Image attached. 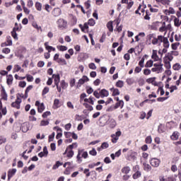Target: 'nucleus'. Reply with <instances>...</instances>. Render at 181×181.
I'll list each match as a JSON object with an SVG mask.
<instances>
[{
	"mask_svg": "<svg viewBox=\"0 0 181 181\" xmlns=\"http://www.w3.org/2000/svg\"><path fill=\"white\" fill-rule=\"evenodd\" d=\"M81 158H83L84 159H87V158H88V153H87V151H84V149L78 150V155L76 156V162H78V163H81V162H83V159H81Z\"/></svg>",
	"mask_w": 181,
	"mask_h": 181,
	"instance_id": "obj_1",
	"label": "nucleus"
},
{
	"mask_svg": "<svg viewBox=\"0 0 181 181\" xmlns=\"http://www.w3.org/2000/svg\"><path fill=\"white\" fill-rule=\"evenodd\" d=\"M147 39L148 40H151L152 45L155 46L158 45L159 42L162 41V35H158V37H156V35L155 34H149L148 35H147Z\"/></svg>",
	"mask_w": 181,
	"mask_h": 181,
	"instance_id": "obj_2",
	"label": "nucleus"
},
{
	"mask_svg": "<svg viewBox=\"0 0 181 181\" xmlns=\"http://www.w3.org/2000/svg\"><path fill=\"white\" fill-rule=\"evenodd\" d=\"M153 66L154 67L151 69L153 73H162V71H163V64H162L161 61L154 64Z\"/></svg>",
	"mask_w": 181,
	"mask_h": 181,
	"instance_id": "obj_3",
	"label": "nucleus"
},
{
	"mask_svg": "<svg viewBox=\"0 0 181 181\" xmlns=\"http://www.w3.org/2000/svg\"><path fill=\"white\" fill-rule=\"evenodd\" d=\"M161 43H163V47L165 49H169V40H168V37H163V35H161V41H158V45L160 46Z\"/></svg>",
	"mask_w": 181,
	"mask_h": 181,
	"instance_id": "obj_4",
	"label": "nucleus"
},
{
	"mask_svg": "<svg viewBox=\"0 0 181 181\" xmlns=\"http://www.w3.org/2000/svg\"><path fill=\"white\" fill-rule=\"evenodd\" d=\"M57 25H58L59 29H64L67 26V21L63 18H59L57 21Z\"/></svg>",
	"mask_w": 181,
	"mask_h": 181,
	"instance_id": "obj_5",
	"label": "nucleus"
},
{
	"mask_svg": "<svg viewBox=\"0 0 181 181\" xmlns=\"http://www.w3.org/2000/svg\"><path fill=\"white\" fill-rule=\"evenodd\" d=\"M121 131H117L115 134L111 135L112 144H117L118 139H119V136H121Z\"/></svg>",
	"mask_w": 181,
	"mask_h": 181,
	"instance_id": "obj_6",
	"label": "nucleus"
},
{
	"mask_svg": "<svg viewBox=\"0 0 181 181\" xmlns=\"http://www.w3.org/2000/svg\"><path fill=\"white\" fill-rule=\"evenodd\" d=\"M21 103H22V99L19 96H17L16 101L11 103V107L19 110L21 108Z\"/></svg>",
	"mask_w": 181,
	"mask_h": 181,
	"instance_id": "obj_7",
	"label": "nucleus"
},
{
	"mask_svg": "<svg viewBox=\"0 0 181 181\" xmlns=\"http://www.w3.org/2000/svg\"><path fill=\"white\" fill-rule=\"evenodd\" d=\"M150 165H151L153 168H158L159 167V165H160V160L156 158H151L150 160Z\"/></svg>",
	"mask_w": 181,
	"mask_h": 181,
	"instance_id": "obj_8",
	"label": "nucleus"
},
{
	"mask_svg": "<svg viewBox=\"0 0 181 181\" xmlns=\"http://www.w3.org/2000/svg\"><path fill=\"white\" fill-rule=\"evenodd\" d=\"M88 77H87L86 76H83L81 78L78 80L76 86L77 88L81 87V86H83V84H84L86 82L88 81Z\"/></svg>",
	"mask_w": 181,
	"mask_h": 181,
	"instance_id": "obj_9",
	"label": "nucleus"
},
{
	"mask_svg": "<svg viewBox=\"0 0 181 181\" xmlns=\"http://www.w3.org/2000/svg\"><path fill=\"white\" fill-rule=\"evenodd\" d=\"M30 127L29 122H24L21 124V129L22 132H28L29 131V128Z\"/></svg>",
	"mask_w": 181,
	"mask_h": 181,
	"instance_id": "obj_10",
	"label": "nucleus"
},
{
	"mask_svg": "<svg viewBox=\"0 0 181 181\" xmlns=\"http://www.w3.org/2000/svg\"><path fill=\"white\" fill-rule=\"evenodd\" d=\"M52 15L54 16V18H57L58 16H60L62 15V9L60 8H55L52 11Z\"/></svg>",
	"mask_w": 181,
	"mask_h": 181,
	"instance_id": "obj_11",
	"label": "nucleus"
},
{
	"mask_svg": "<svg viewBox=\"0 0 181 181\" xmlns=\"http://www.w3.org/2000/svg\"><path fill=\"white\" fill-rule=\"evenodd\" d=\"M151 59H153L154 62H162V59H160L159 56H158V51L155 49L153 50Z\"/></svg>",
	"mask_w": 181,
	"mask_h": 181,
	"instance_id": "obj_12",
	"label": "nucleus"
},
{
	"mask_svg": "<svg viewBox=\"0 0 181 181\" xmlns=\"http://www.w3.org/2000/svg\"><path fill=\"white\" fill-rule=\"evenodd\" d=\"M107 122L109 124L110 128L111 129H114L115 127H117V121H115V119L112 118L109 119Z\"/></svg>",
	"mask_w": 181,
	"mask_h": 181,
	"instance_id": "obj_13",
	"label": "nucleus"
},
{
	"mask_svg": "<svg viewBox=\"0 0 181 181\" xmlns=\"http://www.w3.org/2000/svg\"><path fill=\"white\" fill-rule=\"evenodd\" d=\"M15 173H16V168L10 169L8 171V180H11V178L13 177Z\"/></svg>",
	"mask_w": 181,
	"mask_h": 181,
	"instance_id": "obj_14",
	"label": "nucleus"
},
{
	"mask_svg": "<svg viewBox=\"0 0 181 181\" xmlns=\"http://www.w3.org/2000/svg\"><path fill=\"white\" fill-rule=\"evenodd\" d=\"M52 78H54L55 86H59V83H60V74H53Z\"/></svg>",
	"mask_w": 181,
	"mask_h": 181,
	"instance_id": "obj_15",
	"label": "nucleus"
},
{
	"mask_svg": "<svg viewBox=\"0 0 181 181\" xmlns=\"http://www.w3.org/2000/svg\"><path fill=\"white\" fill-rule=\"evenodd\" d=\"M100 98H104L105 97H108L110 93L106 89H102L100 90Z\"/></svg>",
	"mask_w": 181,
	"mask_h": 181,
	"instance_id": "obj_16",
	"label": "nucleus"
},
{
	"mask_svg": "<svg viewBox=\"0 0 181 181\" xmlns=\"http://www.w3.org/2000/svg\"><path fill=\"white\" fill-rule=\"evenodd\" d=\"M5 46H12V40L11 39V36L7 37L6 42L1 44L2 47H5Z\"/></svg>",
	"mask_w": 181,
	"mask_h": 181,
	"instance_id": "obj_17",
	"label": "nucleus"
},
{
	"mask_svg": "<svg viewBox=\"0 0 181 181\" xmlns=\"http://www.w3.org/2000/svg\"><path fill=\"white\" fill-rule=\"evenodd\" d=\"M6 107L2 108V102L0 100V119L2 118V114L3 115H6Z\"/></svg>",
	"mask_w": 181,
	"mask_h": 181,
	"instance_id": "obj_18",
	"label": "nucleus"
},
{
	"mask_svg": "<svg viewBox=\"0 0 181 181\" xmlns=\"http://www.w3.org/2000/svg\"><path fill=\"white\" fill-rule=\"evenodd\" d=\"M110 90L112 93V95L113 97H115L116 95H119V90H118V88H111Z\"/></svg>",
	"mask_w": 181,
	"mask_h": 181,
	"instance_id": "obj_19",
	"label": "nucleus"
},
{
	"mask_svg": "<svg viewBox=\"0 0 181 181\" xmlns=\"http://www.w3.org/2000/svg\"><path fill=\"white\" fill-rule=\"evenodd\" d=\"M13 81V76H12V74H9L8 76H7L6 83L8 86L12 85Z\"/></svg>",
	"mask_w": 181,
	"mask_h": 181,
	"instance_id": "obj_20",
	"label": "nucleus"
},
{
	"mask_svg": "<svg viewBox=\"0 0 181 181\" xmlns=\"http://www.w3.org/2000/svg\"><path fill=\"white\" fill-rule=\"evenodd\" d=\"M124 108V100H119L115 105V109L117 110V108Z\"/></svg>",
	"mask_w": 181,
	"mask_h": 181,
	"instance_id": "obj_21",
	"label": "nucleus"
},
{
	"mask_svg": "<svg viewBox=\"0 0 181 181\" xmlns=\"http://www.w3.org/2000/svg\"><path fill=\"white\" fill-rule=\"evenodd\" d=\"M143 166H144V170L146 172H150V170H151L152 169V167H151V165L146 163H144Z\"/></svg>",
	"mask_w": 181,
	"mask_h": 181,
	"instance_id": "obj_22",
	"label": "nucleus"
},
{
	"mask_svg": "<svg viewBox=\"0 0 181 181\" xmlns=\"http://www.w3.org/2000/svg\"><path fill=\"white\" fill-rule=\"evenodd\" d=\"M122 172L125 175H128V173L131 172V168H129V166L124 167L123 168H122Z\"/></svg>",
	"mask_w": 181,
	"mask_h": 181,
	"instance_id": "obj_23",
	"label": "nucleus"
},
{
	"mask_svg": "<svg viewBox=\"0 0 181 181\" xmlns=\"http://www.w3.org/2000/svg\"><path fill=\"white\" fill-rule=\"evenodd\" d=\"M21 29H22V25L18 24V23H16L15 26L13 28V30H14L16 32H19V30H21Z\"/></svg>",
	"mask_w": 181,
	"mask_h": 181,
	"instance_id": "obj_24",
	"label": "nucleus"
},
{
	"mask_svg": "<svg viewBox=\"0 0 181 181\" xmlns=\"http://www.w3.org/2000/svg\"><path fill=\"white\" fill-rule=\"evenodd\" d=\"M171 139L173 141H177V139H179V132H175L171 136Z\"/></svg>",
	"mask_w": 181,
	"mask_h": 181,
	"instance_id": "obj_25",
	"label": "nucleus"
},
{
	"mask_svg": "<svg viewBox=\"0 0 181 181\" xmlns=\"http://www.w3.org/2000/svg\"><path fill=\"white\" fill-rule=\"evenodd\" d=\"M107 28L109 30L110 32H113L114 31V27L112 26V21H109L107 23Z\"/></svg>",
	"mask_w": 181,
	"mask_h": 181,
	"instance_id": "obj_26",
	"label": "nucleus"
},
{
	"mask_svg": "<svg viewBox=\"0 0 181 181\" xmlns=\"http://www.w3.org/2000/svg\"><path fill=\"white\" fill-rule=\"evenodd\" d=\"M45 104L44 103H41L39 107H37V112H40V114H42V112H43V111H45Z\"/></svg>",
	"mask_w": 181,
	"mask_h": 181,
	"instance_id": "obj_27",
	"label": "nucleus"
},
{
	"mask_svg": "<svg viewBox=\"0 0 181 181\" xmlns=\"http://www.w3.org/2000/svg\"><path fill=\"white\" fill-rule=\"evenodd\" d=\"M165 59H168V60H169L168 62H172V60H173V54H171V52H168L165 54Z\"/></svg>",
	"mask_w": 181,
	"mask_h": 181,
	"instance_id": "obj_28",
	"label": "nucleus"
},
{
	"mask_svg": "<svg viewBox=\"0 0 181 181\" xmlns=\"http://www.w3.org/2000/svg\"><path fill=\"white\" fill-rule=\"evenodd\" d=\"M60 107V100L59 99H55L54 100V108H59Z\"/></svg>",
	"mask_w": 181,
	"mask_h": 181,
	"instance_id": "obj_29",
	"label": "nucleus"
},
{
	"mask_svg": "<svg viewBox=\"0 0 181 181\" xmlns=\"http://www.w3.org/2000/svg\"><path fill=\"white\" fill-rule=\"evenodd\" d=\"M83 105L85 106V108H87L88 111H93V110H94V107L87 103H84Z\"/></svg>",
	"mask_w": 181,
	"mask_h": 181,
	"instance_id": "obj_30",
	"label": "nucleus"
},
{
	"mask_svg": "<svg viewBox=\"0 0 181 181\" xmlns=\"http://www.w3.org/2000/svg\"><path fill=\"white\" fill-rule=\"evenodd\" d=\"M61 87L63 90H66V88H67V87H69V84L67 83H66V81H64V80H62L61 81Z\"/></svg>",
	"mask_w": 181,
	"mask_h": 181,
	"instance_id": "obj_31",
	"label": "nucleus"
},
{
	"mask_svg": "<svg viewBox=\"0 0 181 181\" xmlns=\"http://www.w3.org/2000/svg\"><path fill=\"white\" fill-rule=\"evenodd\" d=\"M57 63H59V64H61L62 66H64L66 64H67V62H66V59H59L57 61Z\"/></svg>",
	"mask_w": 181,
	"mask_h": 181,
	"instance_id": "obj_32",
	"label": "nucleus"
},
{
	"mask_svg": "<svg viewBox=\"0 0 181 181\" xmlns=\"http://www.w3.org/2000/svg\"><path fill=\"white\" fill-rule=\"evenodd\" d=\"M99 91V92H98ZM93 95L95 98H101V94L100 93V89L93 91Z\"/></svg>",
	"mask_w": 181,
	"mask_h": 181,
	"instance_id": "obj_33",
	"label": "nucleus"
},
{
	"mask_svg": "<svg viewBox=\"0 0 181 181\" xmlns=\"http://www.w3.org/2000/svg\"><path fill=\"white\" fill-rule=\"evenodd\" d=\"M63 165V163H60V161H57L55 165H53L52 169L53 170H56V169H58L59 166H62Z\"/></svg>",
	"mask_w": 181,
	"mask_h": 181,
	"instance_id": "obj_34",
	"label": "nucleus"
},
{
	"mask_svg": "<svg viewBox=\"0 0 181 181\" xmlns=\"http://www.w3.org/2000/svg\"><path fill=\"white\" fill-rule=\"evenodd\" d=\"M126 82L129 86H132L135 83V80L133 78H129L126 80Z\"/></svg>",
	"mask_w": 181,
	"mask_h": 181,
	"instance_id": "obj_35",
	"label": "nucleus"
},
{
	"mask_svg": "<svg viewBox=\"0 0 181 181\" xmlns=\"http://www.w3.org/2000/svg\"><path fill=\"white\" fill-rule=\"evenodd\" d=\"M158 131L159 134H163V132H165V127L163 126L162 124H160V125H158Z\"/></svg>",
	"mask_w": 181,
	"mask_h": 181,
	"instance_id": "obj_36",
	"label": "nucleus"
},
{
	"mask_svg": "<svg viewBox=\"0 0 181 181\" xmlns=\"http://www.w3.org/2000/svg\"><path fill=\"white\" fill-rule=\"evenodd\" d=\"M153 62L152 61V59L148 60L146 64H145V67L146 68H149V67H152V66H153Z\"/></svg>",
	"mask_w": 181,
	"mask_h": 181,
	"instance_id": "obj_37",
	"label": "nucleus"
},
{
	"mask_svg": "<svg viewBox=\"0 0 181 181\" xmlns=\"http://www.w3.org/2000/svg\"><path fill=\"white\" fill-rule=\"evenodd\" d=\"M116 87H118L119 88H122V87H124V81H118L116 83Z\"/></svg>",
	"mask_w": 181,
	"mask_h": 181,
	"instance_id": "obj_38",
	"label": "nucleus"
},
{
	"mask_svg": "<svg viewBox=\"0 0 181 181\" xmlns=\"http://www.w3.org/2000/svg\"><path fill=\"white\" fill-rule=\"evenodd\" d=\"M35 8L37 11H42V4H40V2L37 1L35 3Z\"/></svg>",
	"mask_w": 181,
	"mask_h": 181,
	"instance_id": "obj_39",
	"label": "nucleus"
},
{
	"mask_svg": "<svg viewBox=\"0 0 181 181\" xmlns=\"http://www.w3.org/2000/svg\"><path fill=\"white\" fill-rule=\"evenodd\" d=\"M173 70H176V71L180 70V69H181L180 64L176 63L175 64L173 65Z\"/></svg>",
	"mask_w": 181,
	"mask_h": 181,
	"instance_id": "obj_40",
	"label": "nucleus"
},
{
	"mask_svg": "<svg viewBox=\"0 0 181 181\" xmlns=\"http://www.w3.org/2000/svg\"><path fill=\"white\" fill-rule=\"evenodd\" d=\"M141 172L140 171H136L134 175H133V179H138L139 177H141Z\"/></svg>",
	"mask_w": 181,
	"mask_h": 181,
	"instance_id": "obj_41",
	"label": "nucleus"
},
{
	"mask_svg": "<svg viewBox=\"0 0 181 181\" xmlns=\"http://www.w3.org/2000/svg\"><path fill=\"white\" fill-rule=\"evenodd\" d=\"M168 98H169V97H160L157 98V101H158V103H163V101H166Z\"/></svg>",
	"mask_w": 181,
	"mask_h": 181,
	"instance_id": "obj_42",
	"label": "nucleus"
},
{
	"mask_svg": "<svg viewBox=\"0 0 181 181\" xmlns=\"http://www.w3.org/2000/svg\"><path fill=\"white\" fill-rule=\"evenodd\" d=\"M11 36L15 39V40H18V33H16V31L13 30L11 31Z\"/></svg>",
	"mask_w": 181,
	"mask_h": 181,
	"instance_id": "obj_43",
	"label": "nucleus"
},
{
	"mask_svg": "<svg viewBox=\"0 0 181 181\" xmlns=\"http://www.w3.org/2000/svg\"><path fill=\"white\" fill-rule=\"evenodd\" d=\"M179 45H180L179 42L173 43L171 45L173 50H176L179 47Z\"/></svg>",
	"mask_w": 181,
	"mask_h": 181,
	"instance_id": "obj_44",
	"label": "nucleus"
},
{
	"mask_svg": "<svg viewBox=\"0 0 181 181\" xmlns=\"http://www.w3.org/2000/svg\"><path fill=\"white\" fill-rule=\"evenodd\" d=\"M85 6L86 9H90V8L91 7V0H88L87 1H86Z\"/></svg>",
	"mask_w": 181,
	"mask_h": 181,
	"instance_id": "obj_45",
	"label": "nucleus"
},
{
	"mask_svg": "<svg viewBox=\"0 0 181 181\" xmlns=\"http://www.w3.org/2000/svg\"><path fill=\"white\" fill-rule=\"evenodd\" d=\"M88 25L90 26H94V25H95V21H94L93 18L89 19L88 21Z\"/></svg>",
	"mask_w": 181,
	"mask_h": 181,
	"instance_id": "obj_46",
	"label": "nucleus"
},
{
	"mask_svg": "<svg viewBox=\"0 0 181 181\" xmlns=\"http://www.w3.org/2000/svg\"><path fill=\"white\" fill-rule=\"evenodd\" d=\"M165 69H168V70H169V69H170L171 65H170V61H165V64H164Z\"/></svg>",
	"mask_w": 181,
	"mask_h": 181,
	"instance_id": "obj_47",
	"label": "nucleus"
},
{
	"mask_svg": "<svg viewBox=\"0 0 181 181\" xmlns=\"http://www.w3.org/2000/svg\"><path fill=\"white\" fill-rule=\"evenodd\" d=\"M49 124V120H42L40 122V126L41 127H46Z\"/></svg>",
	"mask_w": 181,
	"mask_h": 181,
	"instance_id": "obj_48",
	"label": "nucleus"
},
{
	"mask_svg": "<svg viewBox=\"0 0 181 181\" xmlns=\"http://www.w3.org/2000/svg\"><path fill=\"white\" fill-rule=\"evenodd\" d=\"M179 22H180L179 18H175L174 19V25H175V26H176L177 28H179V26H180V24H179V23H180Z\"/></svg>",
	"mask_w": 181,
	"mask_h": 181,
	"instance_id": "obj_49",
	"label": "nucleus"
},
{
	"mask_svg": "<svg viewBox=\"0 0 181 181\" xmlns=\"http://www.w3.org/2000/svg\"><path fill=\"white\" fill-rule=\"evenodd\" d=\"M160 2L162 5H169V4H170V0H160Z\"/></svg>",
	"mask_w": 181,
	"mask_h": 181,
	"instance_id": "obj_50",
	"label": "nucleus"
},
{
	"mask_svg": "<svg viewBox=\"0 0 181 181\" xmlns=\"http://www.w3.org/2000/svg\"><path fill=\"white\" fill-rule=\"evenodd\" d=\"M73 156H74V151H73V150L68 151L67 158H73Z\"/></svg>",
	"mask_w": 181,
	"mask_h": 181,
	"instance_id": "obj_51",
	"label": "nucleus"
},
{
	"mask_svg": "<svg viewBox=\"0 0 181 181\" xmlns=\"http://www.w3.org/2000/svg\"><path fill=\"white\" fill-rule=\"evenodd\" d=\"M88 67L89 69H90L91 70H95L97 69V66H95V64L94 63H90L88 64Z\"/></svg>",
	"mask_w": 181,
	"mask_h": 181,
	"instance_id": "obj_52",
	"label": "nucleus"
},
{
	"mask_svg": "<svg viewBox=\"0 0 181 181\" xmlns=\"http://www.w3.org/2000/svg\"><path fill=\"white\" fill-rule=\"evenodd\" d=\"M49 87L46 86L44 88V89L42 90V95H46V94H47V93H49Z\"/></svg>",
	"mask_w": 181,
	"mask_h": 181,
	"instance_id": "obj_53",
	"label": "nucleus"
},
{
	"mask_svg": "<svg viewBox=\"0 0 181 181\" xmlns=\"http://www.w3.org/2000/svg\"><path fill=\"white\" fill-rule=\"evenodd\" d=\"M78 145L77 143H73L72 144L69 145L67 148L68 149H74V148H77Z\"/></svg>",
	"mask_w": 181,
	"mask_h": 181,
	"instance_id": "obj_54",
	"label": "nucleus"
},
{
	"mask_svg": "<svg viewBox=\"0 0 181 181\" xmlns=\"http://www.w3.org/2000/svg\"><path fill=\"white\" fill-rule=\"evenodd\" d=\"M54 135H56V134L54 132H52V134L49 136V142H52L53 139H54Z\"/></svg>",
	"mask_w": 181,
	"mask_h": 181,
	"instance_id": "obj_55",
	"label": "nucleus"
},
{
	"mask_svg": "<svg viewBox=\"0 0 181 181\" xmlns=\"http://www.w3.org/2000/svg\"><path fill=\"white\" fill-rule=\"evenodd\" d=\"M18 86L22 88H25V87H26V81H20Z\"/></svg>",
	"mask_w": 181,
	"mask_h": 181,
	"instance_id": "obj_56",
	"label": "nucleus"
},
{
	"mask_svg": "<svg viewBox=\"0 0 181 181\" xmlns=\"http://www.w3.org/2000/svg\"><path fill=\"white\" fill-rule=\"evenodd\" d=\"M51 115L52 113L49 111H47L42 114V118H47V117Z\"/></svg>",
	"mask_w": 181,
	"mask_h": 181,
	"instance_id": "obj_57",
	"label": "nucleus"
},
{
	"mask_svg": "<svg viewBox=\"0 0 181 181\" xmlns=\"http://www.w3.org/2000/svg\"><path fill=\"white\" fill-rule=\"evenodd\" d=\"M89 153L92 156H95L97 155V151H95V148H93L91 151H89Z\"/></svg>",
	"mask_w": 181,
	"mask_h": 181,
	"instance_id": "obj_58",
	"label": "nucleus"
},
{
	"mask_svg": "<svg viewBox=\"0 0 181 181\" xmlns=\"http://www.w3.org/2000/svg\"><path fill=\"white\" fill-rule=\"evenodd\" d=\"M146 143L152 144V136H148L146 138Z\"/></svg>",
	"mask_w": 181,
	"mask_h": 181,
	"instance_id": "obj_59",
	"label": "nucleus"
},
{
	"mask_svg": "<svg viewBox=\"0 0 181 181\" xmlns=\"http://www.w3.org/2000/svg\"><path fill=\"white\" fill-rule=\"evenodd\" d=\"M144 63H145V58L142 57L139 62V66H140V67H144Z\"/></svg>",
	"mask_w": 181,
	"mask_h": 181,
	"instance_id": "obj_60",
	"label": "nucleus"
},
{
	"mask_svg": "<svg viewBox=\"0 0 181 181\" xmlns=\"http://www.w3.org/2000/svg\"><path fill=\"white\" fill-rule=\"evenodd\" d=\"M101 146L103 149H107V148H108V146H110V144H108V143L107 142H103L102 144H101Z\"/></svg>",
	"mask_w": 181,
	"mask_h": 181,
	"instance_id": "obj_61",
	"label": "nucleus"
},
{
	"mask_svg": "<svg viewBox=\"0 0 181 181\" xmlns=\"http://www.w3.org/2000/svg\"><path fill=\"white\" fill-rule=\"evenodd\" d=\"M151 71L150 69H146L144 70V74L145 76H149V74H151Z\"/></svg>",
	"mask_w": 181,
	"mask_h": 181,
	"instance_id": "obj_62",
	"label": "nucleus"
},
{
	"mask_svg": "<svg viewBox=\"0 0 181 181\" xmlns=\"http://www.w3.org/2000/svg\"><path fill=\"white\" fill-rule=\"evenodd\" d=\"M6 142V138L5 137H0V145H2V144H5Z\"/></svg>",
	"mask_w": 181,
	"mask_h": 181,
	"instance_id": "obj_63",
	"label": "nucleus"
},
{
	"mask_svg": "<svg viewBox=\"0 0 181 181\" xmlns=\"http://www.w3.org/2000/svg\"><path fill=\"white\" fill-rule=\"evenodd\" d=\"M27 6H28V8H32V6H33V0H28V4H27Z\"/></svg>",
	"mask_w": 181,
	"mask_h": 181,
	"instance_id": "obj_64",
	"label": "nucleus"
}]
</instances>
